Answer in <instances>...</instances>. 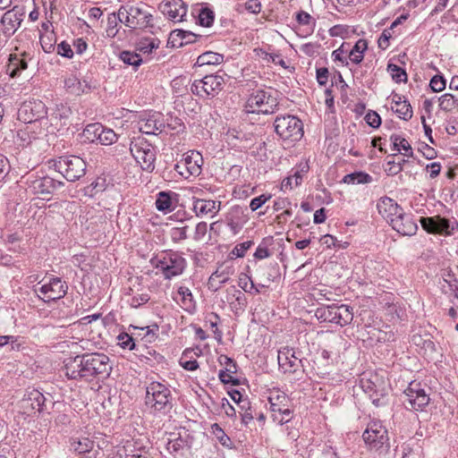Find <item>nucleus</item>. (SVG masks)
Masks as SVG:
<instances>
[{
    "label": "nucleus",
    "instance_id": "f257e3e1",
    "mask_svg": "<svg viewBox=\"0 0 458 458\" xmlns=\"http://www.w3.org/2000/svg\"><path fill=\"white\" fill-rule=\"evenodd\" d=\"M65 375L71 379L106 378L112 369L109 358L104 353H86L70 358L65 362Z\"/></svg>",
    "mask_w": 458,
    "mask_h": 458
},
{
    "label": "nucleus",
    "instance_id": "f03ea898",
    "mask_svg": "<svg viewBox=\"0 0 458 458\" xmlns=\"http://www.w3.org/2000/svg\"><path fill=\"white\" fill-rule=\"evenodd\" d=\"M378 212L390 221L394 230L404 236L414 235L418 225L411 214L403 212V208L392 199L384 197L377 204Z\"/></svg>",
    "mask_w": 458,
    "mask_h": 458
},
{
    "label": "nucleus",
    "instance_id": "7ed1b4c3",
    "mask_svg": "<svg viewBox=\"0 0 458 458\" xmlns=\"http://www.w3.org/2000/svg\"><path fill=\"white\" fill-rule=\"evenodd\" d=\"M150 263L160 271L165 280H171L182 275L188 265L181 252L172 250L162 251L151 259Z\"/></svg>",
    "mask_w": 458,
    "mask_h": 458
},
{
    "label": "nucleus",
    "instance_id": "20e7f679",
    "mask_svg": "<svg viewBox=\"0 0 458 458\" xmlns=\"http://www.w3.org/2000/svg\"><path fill=\"white\" fill-rule=\"evenodd\" d=\"M146 404L155 415H169L174 407L171 390L159 382L147 386Z\"/></svg>",
    "mask_w": 458,
    "mask_h": 458
},
{
    "label": "nucleus",
    "instance_id": "39448f33",
    "mask_svg": "<svg viewBox=\"0 0 458 458\" xmlns=\"http://www.w3.org/2000/svg\"><path fill=\"white\" fill-rule=\"evenodd\" d=\"M148 6L140 3L136 5H122L119 8L121 22L128 28L136 30L152 29L153 15L148 12Z\"/></svg>",
    "mask_w": 458,
    "mask_h": 458
},
{
    "label": "nucleus",
    "instance_id": "423d86ee",
    "mask_svg": "<svg viewBox=\"0 0 458 458\" xmlns=\"http://www.w3.org/2000/svg\"><path fill=\"white\" fill-rule=\"evenodd\" d=\"M362 438L369 450L386 454L390 448L387 429L378 421L370 422L362 434Z\"/></svg>",
    "mask_w": 458,
    "mask_h": 458
},
{
    "label": "nucleus",
    "instance_id": "0eeeda50",
    "mask_svg": "<svg viewBox=\"0 0 458 458\" xmlns=\"http://www.w3.org/2000/svg\"><path fill=\"white\" fill-rule=\"evenodd\" d=\"M274 127L280 139L289 143L299 141L304 134L301 120L291 114L277 116Z\"/></svg>",
    "mask_w": 458,
    "mask_h": 458
},
{
    "label": "nucleus",
    "instance_id": "6e6552de",
    "mask_svg": "<svg viewBox=\"0 0 458 458\" xmlns=\"http://www.w3.org/2000/svg\"><path fill=\"white\" fill-rule=\"evenodd\" d=\"M55 170L68 182H76L86 174V162L79 156H62L54 160Z\"/></svg>",
    "mask_w": 458,
    "mask_h": 458
},
{
    "label": "nucleus",
    "instance_id": "1a4fd4ad",
    "mask_svg": "<svg viewBox=\"0 0 458 458\" xmlns=\"http://www.w3.org/2000/svg\"><path fill=\"white\" fill-rule=\"evenodd\" d=\"M278 106L277 99L267 91H253L247 99L245 109L248 113L273 114Z\"/></svg>",
    "mask_w": 458,
    "mask_h": 458
},
{
    "label": "nucleus",
    "instance_id": "9d476101",
    "mask_svg": "<svg viewBox=\"0 0 458 458\" xmlns=\"http://www.w3.org/2000/svg\"><path fill=\"white\" fill-rule=\"evenodd\" d=\"M43 281L34 285V292L44 301L59 300L67 293L68 285L62 278L50 277L47 282L42 284Z\"/></svg>",
    "mask_w": 458,
    "mask_h": 458
},
{
    "label": "nucleus",
    "instance_id": "9b49d317",
    "mask_svg": "<svg viewBox=\"0 0 458 458\" xmlns=\"http://www.w3.org/2000/svg\"><path fill=\"white\" fill-rule=\"evenodd\" d=\"M130 150L142 170L152 172L155 169L156 149L150 143L139 138L131 142Z\"/></svg>",
    "mask_w": 458,
    "mask_h": 458
},
{
    "label": "nucleus",
    "instance_id": "f8f14e48",
    "mask_svg": "<svg viewBox=\"0 0 458 458\" xmlns=\"http://www.w3.org/2000/svg\"><path fill=\"white\" fill-rule=\"evenodd\" d=\"M403 404L407 410L422 411L429 403V396L420 383L411 382L403 392Z\"/></svg>",
    "mask_w": 458,
    "mask_h": 458
},
{
    "label": "nucleus",
    "instance_id": "ddd939ff",
    "mask_svg": "<svg viewBox=\"0 0 458 458\" xmlns=\"http://www.w3.org/2000/svg\"><path fill=\"white\" fill-rule=\"evenodd\" d=\"M47 107L38 99L24 102L18 109V119L25 123L41 120L47 116Z\"/></svg>",
    "mask_w": 458,
    "mask_h": 458
},
{
    "label": "nucleus",
    "instance_id": "4468645a",
    "mask_svg": "<svg viewBox=\"0 0 458 458\" xmlns=\"http://www.w3.org/2000/svg\"><path fill=\"white\" fill-rule=\"evenodd\" d=\"M46 397L35 388H28L19 402V407L23 414L30 416L41 412L45 409Z\"/></svg>",
    "mask_w": 458,
    "mask_h": 458
},
{
    "label": "nucleus",
    "instance_id": "2eb2a0df",
    "mask_svg": "<svg viewBox=\"0 0 458 458\" xmlns=\"http://www.w3.org/2000/svg\"><path fill=\"white\" fill-rule=\"evenodd\" d=\"M26 184L28 189L37 195L53 194L56 189L64 185L63 182L55 180L50 176L39 177L33 174L27 178Z\"/></svg>",
    "mask_w": 458,
    "mask_h": 458
},
{
    "label": "nucleus",
    "instance_id": "dca6fc26",
    "mask_svg": "<svg viewBox=\"0 0 458 458\" xmlns=\"http://www.w3.org/2000/svg\"><path fill=\"white\" fill-rule=\"evenodd\" d=\"M422 228L428 233L433 234H452L456 222L451 223L449 219L440 216L420 217Z\"/></svg>",
    "mask_w": 458,
    "mask_h": 458
},
{
    "label": "nucleus",
    "instance_id": "f3484780",
    "mask_svg": "<svg viewBox=\"0 0 458 458\" xmlns=\"http://www.w3.org/2000/svg\"><path fill=\"white\" fill-rule=\"evenodd\" d=\"M159 10L169 20L182 21L187 13V4L182 0H164L159 4Z\"/></svg>",
    "mask_w": 458,
    "mask_h": 458
},
{
    "label": "nucleus",
    "instance_id": "a211bd4d",
    "mask_svg": "<svg viewBox=\"0 0 458 458\" xmlns=\"http://www.w3.org/2000/svg\"><path fill=\"white\" fill-rule=\"evenodd\" d=\"M278 364L284 373H295L303 367L302 360L295 356V352L289 347L278 351Z\"/></svg>",
    "mask_w": 458,
    "mask_h": 458
},
{
    "label": "nucleus",
    "instance_id": "6ab92c4d",
    "mask_svg": "<svg viewBox=\"0 0 458 458\" xmlns=\"http://www.w3.org/2000/svg\"><path fill=\"white\" fill-rule=\"evenodd\" d=\"M22 15L23 13H21L17 10V7L4 13L0 24L1 30L6 38L12 37L20 28L22 21Z\"/></svg>",
    "mask_w": 458,
    "mask_h": 458
},
{
    "label": "nucleus",
    "instance_id": "aec40b11",
    "mask_svg": "<svg viewBox=\"0 0 458 458\" xmlns=\"http://www.w3.org/2000/svg\"><path fill=\"white\" fill-rule=\"evenodd\" d=\"M140 131L145 134L157 135L165 128V123L160 113L148 114V117L140 119Z\"/></svg>",
    "mask_w": 458,
    "mask_h": 458
},
{
    "label": "nucleus",
    "instance_id": "412c9836",
    "mask_svg": "<svg viewBox=\"0 0 458 458\" xmlns=\"http://www.w3.org/2000/svg\"><path fill=\"white\" fill-rule=\"evenodd\" d=\"M184 165H186V173L184 178L189 179L191 176L197 177L201 174L203 165L202 155L195 150H191L183 158Z\"/></svg>",
    "mask_w": 458,
    "mask_h": 458
},
{
    "label": "nucleus",
    "instance_id": "4be33fe9",
    "mask_svg": "<svg viewBox=\"0 0 458 458\" xmlns=\"http://www.w3.org/2000/svg\"><path fill=\"white\" fill-rule=\"evenodd\" d=\"M95 443L88 437L72 438L71 440V448L81 458H97L98 450L94 449Z\"/></svg>",
    "mask_w": 458,
    "mask_h": 458
},
{
    "label": "nucleus",
    "instance_id": "5701e85b",
    "mask_svg": "<svg viewBox=\"0 0 458 458\" xmlns=\"http://www.w3.org/2000/svg\"><path fill=\"white\" fill-rule=\"evenodd\" d=\"M175 301L188 313H193L196 310V301L191 291L186 286H179L174 295Z\"/></svg>",
    "mask_w": 458,
    "mask_h": 458
},
{
    "label": "nucleus",
    "instance_id": "b1692460",
    "mask_svg": "<svg viewBox=\"0 0 458 458\" xmlns=\"http://www.w3.org/2000/svg\"><path fill=\"white\" fill-rule=\"evenodd\" d=\"M202 81L205 83L207 97L209 98L217 96L222 91L225 83L224 76L218 73L206 75L202 78Z\"/></svg>",
    "mask_w": 458,
    "mask_h": 458
},
{
    "label": "nucleus",
    "instance_id": "393cba45",
    "mask_svg": "<svg viewBox=\"0 0 458 458\" xmlns=\"http://www.w3.org/2000/svg\"><path fill=\"white\" fill-rule=\"evenodd\" d=\"M65 90L73 96H81L91 91L92 87L86 81L81 82V81L75 76H70L64 80Z\"/></svg>",
    "mask_w": 458,
    "mask_h": 458
},
{
    "label": "nucleus",
    "instance_id": "a878e982",
    "mask_svg": "<svg viewBox=\"0 0 458 458\" xmlns=\"http://www.w3.org/2000/svg\"><path fill=\"white\" fill-rule=\"evenodd\" d=\"M201 353V349L198 346L184 350L180 359V365L186 370H196L199 368V363L195 357L200 356Z\"/></svg>",
    "mask_w": 458,
    "mask_h": 458
},
{
    "label": "nucleus",
    "instance_id": "bb28decb",
    "mask_svg": "<svg viewBox=\"0 0 458 458\" xmlns=\"http://www.w3.org/2000/svg\"><path fill=\"white\" fill-rule=\"evenodd\" d=\"M220 202L212 199H198L193 203V210L195 214L199 216H205L208 214H216L219 210Z\"/></svg>",
    "mask_w": 458,
    "mask_h": 458
},
{
    "label": "nucleus",
    "instance_id": "cd10ccee",
    "mask_svg": "<svg viewBox=\"0 0 458 458\" xmlns=\"http://www.w3.org/2000/svg\"><path fill=\"white\" fill-rule=\"evenodd\" d=\"M230 279L228 271L216 269L208 278V287L209 290L216 292L221 286Z\"/></svg>",
    "mask_w": 458,
    "mask_h": 458
},
{
    "label": "nucleus",
    "instance_id": "c85d7f7f",
    "mask_svg": "<svg viewBox=\"0 0 458 458\" xmlns=\"http://www.w3.org/2000/svg\"><path fill=\"white\" fill-rule=\"evenodd\" d=\"M27 55L28 54L25 52L22 54V58L18 56L16 54L10 55L8 68L10 70V75L12 77L18 76L21 71L27 69L28 64L25 60V56Z\"/></svg>",
    "mask_w": 458,
    "mask_h": 458
},
{
    "label": "nucleus",
    "instance_id": "c756f323",
    "mask_svg": "<svg viewBox=\"0 0 458 458\" xmlns=\"http://www.w3.org/2000/svg\"><path fill=\"white\" fill-rule=\"evenodd\" d=\"M373 181V178L370 174L362 172V171H355L353 173L348 174L344 176L341 182L346 184H368Z\"/></svg>",
    "mask_w": 458,
    "mask_h": 458
},
{
    "label": "nucleus",
    "instance_id": "7c9ffc66",
    "mask_svg": "<svg viewBox=\"0 0 458 458\" xmlns=\"http://www.w3.org/2000/svg\"><path fill=\"white\" fill-rule=\"evenodd\" d=\"M186 445V439L182 438L180 435L177 436L175 433H171L170 437L166 443V449L170 454H173L174 456H176L183 450Z\"/></svg>",
    "mask_w": 458,
    "mask_h": 458
},
{
    "label": "nucleus",
    "instance_id": "2f4dec72",
    "mask_svg": "<svg viewBox=\"0 0 458 458\" xmlns=\"http://www.w3.org/2000/svg\"><path fill=\"white\" fill-rule=\"evenodd\" d=\"M224 55L212 51H208L199 55L196 64L198 66L216 65L223 62Z\"/></svg>",
    "mask_w": 458,
    "mask_h": 458
},
{
    "label": "nucleus",
    "instance_id": "473e14b6",
    "mask_svg": "<svg viewBox=\"0 0 458 458\" xmlns=\"http://www.w3.org/2000/svg\"><path fill=\"white\" fill-rule=\"evenodd\" d=\"M439 108L446 113L452 112L454 109H458V98L451 93H445L439 98Z\"/></svg>",
    "mask_w": 458,
    "mask_h": 458
},
{
    "label": "nucleus",
    "instance_id": "72a5a7b5",
    "mask_svg": "<svg viewBox=\"0 0 458 458\" xmlns=\"http://www.w3.org/2000/svg\"><path fill=\"white\" fill-rule=\"evenodd\" d=\"M156 208L159 211L168 212L173 209L171 193L160 191L156 199Z\"/></svg>",
    "mask_w": 458,
    "mask_h": 458
},
{
    "label": "nucleus",
    "instance_id": "f704fd0d",
    "mask_svg": "<svg viewBox=\"0 0 458 458\" xmlns=\"http://www.w3.org/2000/svg\"><path fill=\"white\" fill-rule=\"evenodd\" d=\"M103 127L104 126L98 123L88 124L83 130V135L91 142L98 140V138L101 137V132H103Z\"/></svg>",
    "mask_w": 458,
    "mask_h": 458
},
{
    "label": "nucleus",
    "instance_id": "c9c22d12",
    "mask_svg": "<svg viewBox=\"0 0 458 458\" xmlns=\"http://www.w3.org/2000/svg\"><path fill=\"white\" fill-rule=\"evenodd\" d=\"M387 72H390L392 79L396 82H406L408 76L406 71L397 64L389 63L387 64Z\"/></svg>",
    "mask_w": 458,
    "mask_h": 458
},
{
    "label": "nucleus",
    "instance_id": "e433bc0d",
    "mask_svg": "<svg viewBox=\"0 0 458 458\" xmlns=\"http://www.w3.org/2000/svg\"><path fill=\"white\" fill-rule=\"evenodd\" d=\"M215 19L214 12L208 8V7H202L199 10V15H198V23L200 26L203 27H210Z\"/></svg>",
    "mask_w": 458,
    "mask_h": 458
},
{
    "label": "nucleus",
    "instance_id": "4c0bfd02",
    "mask_svg": "<svg viewBox=\"0 0 458 458\" xmlns=\"http://www.w3.org/2000/svg\"><path fill=\"white\" fill-rule=\"evenodd\" d=\"M120 59L124 64L131 65L133 67H138L142 63V58L139 54L130 51H122L120 53Z\"/></svg>",
    "mask_w": 458,
    "mask_h": 458
},
{
    "label": "nucleus",
    "instance_id": "58836bf2",
    "mask_svg": "<svg viewBox=\"0 0 458 458\" xmlns=\"http://www.w3.org/2000/svg\"><path fill=\"white\" fill-rule=\"evenodd\" d=\"M302 171H296L293 175L284 178L281 183L282 190H292L294 186H299L302 182Z\"/></svg>",
    "mask_w": 458,
    "mask_h": 458
},
{
    "label": "nucleus",
    "instance_id": "ea45409f",
    "mask_svg": "<svg viewBox=\"0 0 458 458\" xmlns=\"http://www.w3.org/2000/svg\"><path fill=\"white\" fill-rule=\"evenodd\" d=\"M121 17L119 15V11L117 13H113L108 15L107 18V27H106V35L110 38H114L116 36L118 30L117 25L118 22H121Z\"/></svg>",
    "mask_w": 458,
    "mask_h": 458
},
{
    "label": "nucleus",
    "instance_id": "a19ab883",
    "mask_svg": "<svg viewBox=\"0 0 458 458\" xmlns=\"http://www.w3.org/2000/svg\"><path fill=\"white\" fill-rule=\"evenodd\" d=\"M369 399L376 407L386 405L388 398L385 386L382 385L379 388H377L376 393L369 396Z\"/></svg>",
    "mask_w": 458,
    "mask_h": 458
},
{
    "label": "nucleus",
    "instance_id": "79ce46f5",
    "mask_svg": "<svg viewBox=\"0 0 458 458\" xmlns=\"http://www.w3.org/2000/svg\"><path fill=\"white\" fill-rule=\"evenodd\" d=\"M391 140L393 141L394 150L400 151L401 149H403L405 151H410L407 156L412 157L413 152L411 147L406 139L401 137L400 135H392Z\"/></svg>",
    "mask_w": 458,
    "mask_h": 458
},
{
    "label": "nucleus",
    "instance_id": "37998d69",
    "mask_svg": "<svg viewBox=\"0 0 458 458\" xmlns=\"http://www.w3.org/2000/svg\"><path fill=\"white\" fill-rule=\"evenodd\" d=\"M159 46V40L155 38H144L138 43L137 49L144 54H149Z\"/></svg>",
    "mask_w": 458,
    "mask_h": 458
},
{
    "label": "nucleus",
    "instance_id": "c03bdc74",
    "mask_svg": "<svg viewBox=\"0 0 458 458\" xmlns=\"http://www.w3.org/2000/svg\"><path fill=\"white\" fill-rule=\"evenodd\" d=\"M211 429L212 434L216 437V438L219 441V443L222 445L226 447L230 446V445L232 444L231 439L217 423L213 424Z\"/></svg>",
    "mask_w": 458,
    "mask_h": 458
},
{
    "label": "nucleus",
    "instance_id": "a18cd8bd",
    "mask_svg": "<svg viewBox=\"0 0 458 458\" xmlns=\"http://www.w3.org/2000/svg\"><path fill=\"white\" fill-rule=\"evenodd\" d=\"M445 86L446 81L441 73L434 75L429 81V87L434 92L443 91L445 89Z\"/></svg>",
    "mask_w": 458,
    "mask_h": 458
},
{
    "label": "nucleus",
    "instance_id": "49530a36",
    "mask_svg": "<svg viewBox=\"0 0 458 458\" xmlns=\"http://www.w3.org/2000/svg\"><path fill=\"white\" fill-rule=\"evenodd\" d=\"M72 114L71 108L63 103L55 104V107L53 110L52 115L59 120L67 119Z\"/></svg>",
    "mask_w": 458,
    "mask_h": 458
},
{
    "label": "nucleus",
    "instance_id": "de8ad7c7",
    "mask_svg": "<svg viewBox=\"0 0 458 458\" xmlns=\"http://www.w3.org/2000/svg\"><path fill=\"white\" fill-rule=\"evenodd\" d=\"M394 112L398 114V116L405 121L410 120L412 117V108L410 103L407 100H403V103L401 106H398Z\"/></svg>",
    "mask_w": 458,
    "mask_h": 458
},
{
    "label": "nucleus",
    "instance_id": "09e8293b",
    "mask_svg": "<svg viewBox=\"0 0 458 458\" xmlns=\"http://www.w3.org/2000/svg\"><path fill=\"white\" fill-rule=\"evenodd\" d=\"M117 140V135L115 132L111 130L103 127V132H101V137L98 138V141L103 145H111Z\"/></svg>",
    "mask_w": 458,
    "mask_h": 458
},
{
    "label": "nucleus",
    "instance_id": "8fccbe9b",
    "mask_svg": "<svg viewBox=\"0 0 458 458\" xmlns=\"http://www.w3.org/2000/svg\"><path fill=\"white\" fill-rule=\"evenodd\" d=\"M239 285L246 293H251L252 290H255L256 293H259V290L256 288L251 278L245 274L240 276Z\"/></svg>",
    "mask_w": 458,
    "mask_h": 458
},
{
    "label": "nucleus",
    "instance_id": "3c124183",
    "mask_svg": "<svg viewBox=\"0 0 458 458\" xmlns=\"http://www.w3.org/2000/svg\"><path fill=\"white\" fill-rule=\"evenodd\" d=\"M383 384H377L371 379H360V387L369 395V397L374 394L377 388H379Z\"/></svg>",
    "mask_w": 458,
    "mask_h": 458
},
{
    "label": "nucleus",
    "instance_id": "603ef678",
    "mask_svg": "<svg viewBox=\"0 0 458 458\" xmlns=\"http://www.w3.org/2000/svg\"><path fill=\"white\" fill-rule=\"evenodd\" d=\"M188 226L173 227L170 231V237L174 242H180L187 239Z\"/></svg>",
    "mask_w": 458,
    "mask_h": 458
},
{
    "label": "nucleus",
    "instance_id": "864d4df0",
    "mask_svg": "<svg viewBox=\"0 0 458 458\" xmlns=\"http://www.w3.org/2000/svg\"><path fill=\"white\" fill-rule=\"evenodd\" d=\"M119 345L123 349L135 350L136 344L134 339L126 333H122L118 335Z\"/></svg>",
    "mask_w": 458,
    "mask_h": 458
},
{
    "label": "nucleus",
    "instance_id": "5fc2aeb1",
    "mask_svg": "<svg viewBox=\"0 0 458 458\" xmlns=\"http://www.w3.org/2000/svg\"><path fill=\"white\" fill-rule=\"evenodd\" d=\"M264 56L262 57L267 62L274 63L275 64L280 65L283 68H286V63L282 58L281 55L276 53L262 52Z\"/></svg>",
    "mask_w": 458,
    "mask_h": 458
},
{
    "label": "nucleus",
    "instance_id": "6e6d98bb",
    "mask_svg": "<svg viewBox=\"0 0 458 458\" xmlns=\"http://www.w3.org/2000/svg\"><path fill=\"white\" fill-rule=\"evenodd\" d=\"M191 91L193 95H196L200 98L207 97L205 90V83L201 80H195L194 82L191 86Z\"/></svg>",
    "mask_w": 458,
    "mask_h": 458
},
{
    "label": "nucleus",
    "instance_id": "4d7b16f0",
    "mask_svg": "<svg viewBox=\"0 0 458 458\" xmlns=\"http://www.w3.org/2000/svg\"><path fill=\"white\" fill-rule=\"evenodd\" d=\"M218 360L221 365L225 366V370H227L228 372H230V373L237 372V365H236V362L233 359L227 357L226 355H221L219 357Z\"/></svg>",
    "mask_w": 458,
    "mask_h": 458
},
{
    "label": "nucleus",
    "instance_id": "13d9d810",
    "mask_svg": "<svg viewBox=\"0 0 458 458\" xmlns=\"http://www.w3.org/2000/svg\"><path fill=\"white\" fill-rule=\"evenodd\" d=\"M271 199V195L262 194L250 200V208L252 211H256L261 208L267 200Z\"/></svg>",
    "mask_w": 458,
    "mask_h": 458
},
{
    "label": "nucleus",
    "instance_id": "bf43d9fd",
    "mask_svg": "<svg viewBox=\"0 0 458 458\" xmlns=\"http://www.w3.org/2000/svg\"><path fill=\"white\" fill-rule=\"evenodd\" d=\"M365 120L367 123L372 128H378L381 124V118L379 114L375 111H369L366 114Z\"/></svg>",
    "mask_w": 458,
    "mask_h": 458
},
{
    "label": "nucleus",
    "instance_id": "052dcab7",
    "mask_svg": "<svg viewBox=\"0 0 458 458\" xmlns=\"http://www.w3.org/2000/svg\"><path fill=\"white\" fill-rule=\"evenodd\" d=\"M183 34V30H174L170 33L168 42L174 47H182V35Z\"/></svg>",
    "mask_w": 458,
    "mask_h": 458
},
{
    "label": "nucleus",
    "instance_id": "680f3d73",
    "mask_svg": "<svg viewBox=\"0 0 458 458\" xmlns=\"http://www.w3.org/2000/svg\"><path fill=\"white\" fill-rule=\"evenodd\" d=\"M252 244L253 242L251 241L239 243L233 248V254L236 257L242 258L245 255L246 251L252 246Z\"/></svg>",
    "mask_w": 458,
    "mask_h": 458
},
{
    "label": "nucleus",
    "instance_id": "e2e57ef3",
    "mask_svg": "<svg viewBox=\"0 0 458 458\" xmlns=\"http://www.w3.org/2000/svg\"><path fill=\"white\" fill-rule=\"evenodd\" d=\"M57 54L66 58H72L73 56V51L70 44L65 41H62L57 45Z\"/></svg>",
    "mask_w": 458,
    "mask_h": 458
},
{
    "label": "nucleus",
    "instance_id": "0e129e2a",
    "mask_svg": "<svg viewBox=\"0 0 458 458\" xmlns=\"http://www.w3.org/2000/svg\"><path fill=\"white\" fill-rule=\"evenodd\" d=\"M269 403H280L282 405H288V397L284 393H272L270 396L268 397Z\"/></svg>",
    "mask_w": 458,
    "mask_h": 458
},
{
    "label": "nucleus",
    "instance_id": "69168bd1",
    "mask_svg": "<svg viewBox=\"0 0 458 458\" xmlns=\"http://www.w3.org/2000/svg\"><path fill=\"white\" fill-rule=\"evenodd\" d=\"M419 151L421 152L423 157L427 159H433L437 157V151L426 143H421L419 147Z\"/></svg>",
    "mask_w": 458,
    "mask_h": 458
},
{
    "label": "nucleus",
    "instance_id": "338daca9",
    "mask_svg": "<svg viewBox=\"0 0 458 458\" xmlns=\"http://www.w3.org/2000/svg\"><path fill=\"white\" fill-rule=\"evenodd\" d=\"M245 9L253 14H258L261 11V3L259 0H248L245 3Z\"/></svg>",
    "mask_w": 458,
    "mask_h": 458
},
{
    "label": "nucleus",
    "instance_id": "774afa93",
    "mask_svg": "<svg viewBox=\"0 0 458 458\" xmlns=\"http://www.w3.org/2000/svg\"><path fill=\"white\" fill-rule=\"evenodd\" d=\"M296 21L301 25H310L311 22H315L314 19L304 11H300L296 14Z\"/></svg>",
    "mask_w": 458,
    "mask_h": 458
}]
</instances>
